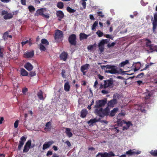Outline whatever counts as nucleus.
Returning <instances> with one entry per match:
<instances>
[{
	"label": "nucleus",
	"mask_w": 157,
	"mask_h": 157,
	"mask_svg": "<svg viewBox=\"0 0 157 157\" xmlns=\"http://www.w3.org/2000/svg\"><path fill=\"white\" fill-rule=\"evenodd\" d=\"M98 21H96L93 24L91 27V29L92 30H94L95 29L96 27L98 25Z\"/></svg>",
	"instance_id": "2f4dec72"
},
{
	"label": "nucleus",
	"mask_w": 157,
	"mask_h": 157,
	"mask_svg": "<svg viewBox=\"0 0 157 157\" xmlns=\"http://www.w3.org/2000/svg\"><path fill=\"white\" fill-rule=\"evenodd\" d=\"M99 78L101 80H102L104 78V76L99 74L98 75Z\"/></svg>",
	"instance_id": "774afa93"
},
{
	"label": "nucleus",
	"mask_w": 157,
	"mask_h": 157,
	"mask_svg": "<svg viewBox=\"0 0 157 157\" xmlns=\"http://www.w3.org/2000/svg\"><path fill=\"white\" fill-rule=\"evenodd\" d=\"M66 71L64 69H63L62 71L61 74V75L63 78H66Z\"/></svg>",
	"instance_id": "a19ab883"
},
{
	"label": "nucleus",
	"mask_w": 157,
	"mask_h": 157,
	"mask_svg": "<svg viewBox=\"0 0 157 157\" xmlns=\"http://www.w3.org/2000/svg\"><path fill=\"white\" fill-rule=\"evenodd\" d=\"M82 5L84 9L86 8V3L85 2H83L82 3Z\"/></svg>",
	"instance_id": "680f3d73"
},
{
	"label": "nucleus",
	"mask_w": 157,
	"mask_h": 157,
	"mask_svg": "<svg viewBox=\"0 0 157 157\" xmlns=\"http://www.w3.org/2000/svg\"><path fill=\"white\" fill-rule=\"evenodd\" d=\"M4 48L0 45V58H2L4 56Z\"/></svg>",
	"instance_id": "cd10ccee"
},
{
	"label": "nucleus",
	"mask_w": 157,
	"mask_h": 157,
	"mask_svg": "<svg viewBox=\"0 0 157 157\" xmlns=\"http://www.w3.org/2000/svg\"><path fill=\"white\" fill-rule=\"evenodd\" d=\"M98 16H100L102 17H104V15H103L101 11H99L98 12Z\"/></svg>",
	"instance_id": "4d7b16f0"
},
{
	"label": "nucleus",
	"mask_w": 157,
	"mask_h": 157,
	"mask_svg": "<svg viewBox=\"0 0 157 157\" xmlns=\"http://www.w3.org/2000/svg\"><path fill=\"white\" fill-rule=\"evenodd\" d=\"M31 140H29L26 143L25 146L30 147L31 145Z\"/></svg>",
	"instance_id": "a18cd8bd"
},
{
	"label": "nucleus",
	"mask_w": 157,
	"mask_h": 157,
	"mask_svg": "<svg viewBox=\"0 0 157 157\" xmlns=\"http://www.w3.org/2000/svg\"><path fill=\"white\" fill-rule=\"evenodd\" d=\"M25 68L28 71H31L33 68V66L29 63H27L24 65Z\"/></svg>",
	"instance_id": "a211bd4d"
},
{
	"label": "nucleus",
	"mask_w": 157,
	"mask_h": 157,
	"mask_svg": "<svg viewBox=\"0 0 157 157\" xmlns=\"http://www.w3.org/2000/svg\"><path fill=\"white\" fill-rule=\"evenodd\" d=\"M56 14V15L58 17V20L59 21H61L64 16L63 12L61 10H58L57 11Z\"/></svg>",
	"instance_id": "2eb2a0df"
},
{
	"label": "nucleus",
	"mask_w": 157,
	"mask_h": 157,
	"mask_svg": "<svg viewBox=\"0 0 157 157\" xmlns=\"http://www.w3.org/2000/svg\"><path fill=\"white\" fill-rule=\"evenodd\" d=\"M65 143L67 144L68 147H70L71 146V144L69 140H67Z\"/></svg>",
	"instance_id": "bf43d9fd"
},
{
	"label": "nucleus",
	"mask_w": 157,
	"mask_h": 157,
	"mask_svg": "<svg viewBox=\"0 0 157 157\" xmlns=\"http://www.w3.org/2000/svg\"><path fill=\"white\" fill-rule=\"evenodd\" d=\"M115 44L116 43L114 42H113L111 44L109 43L107 44V46L108 48H110L112 47H113Z\"/></svg>",
	"instance_id": "49530a36"
},
{
	"label": "nucleus",
	"mask_w": 157,
	"mask_h": 157,
	"mask_svg": "<svg viewBox=\"0 0 157 157\" xmlns=\"http://www.w3.org/2000/svg\"><path fill=\"white\" fill-rule=\"evenodd\" d=\"M30 147L24 146L23 151V153H27L28 152L29 150Z\"/></svg>",
	"instance_id": "4c0bfd02"
},
{
	"label": "nucleus",
	"mask_w": 157,
	"mask_h": 157,
	"mask_svg": "<svg viewBox=\"0 0 157 157\" xmlns=\"http://www.w3.org/2000/svg\"><path fill=\"white\" fill-rule=\"evenodd\" d=\"M99 49L101 52H102L104 49V46L98 45Z\"/></svg>",
	"instance_id": "09e8293b"
},
{
	"label": "nucleus",
	"mask_w": 157,
	"mask_h": 157,
	"mask_svg": "<svg viewBox=\"0 0 157 157\" xmlns=\"http://www.w3.org/2000/svg\"><path fill=\"white\" fill-rule=\"evenodd\" d=\"M101 93L103 94H107L109 93V91L108 90L104 89L101 91Z\"/></svg>",
	"instance_id": "5fc2aeb1"
},
{
	"label": "nucleus",
	"mask_w": 157,
	"mask_h": 157,
	"mask_svg": "<svg viewBox=\"0 0 157 157\" xmlns=\"http://www.w3.org/2000/svg\"><path fill=\"white\" fill-rule=\"evenodd\" d=\"M28 8L29 11L30 12H31L35 10V8L34 6H29Z\"/></svg>",
	"instance_id": "79ce46f5"
},
{
	"label": "nucleus",
	"mask_w": 157,
	"mask_h": 157,
	"mask_svg": "<svg viewBox=\"0 0 157 157\" xmlns=\"http://www.w3.org/2000/svg\"><path fill=\"white\" fill-rule=\"evenodd\" d=\"M51 125V122L50 121L47 122L45 124V127L44 128V130L45 131H46V130H48V131L51 130L52 128Z\"/></svg>",
	"instance_id": "412c9836"
},
{
	"label": "nucleus",
	"mask_w": 157,
	"mask_h": 157,
	"mask_svg": "<svg viewBox=\"0 0 157 157\" xmlns=\"http://www.w3.org/2000/svg\"><path fill=\"white\" fill-rule=\"evenodd\" d=\"M40 49L41 51H45L46 48L42 44H40Z\"/></svg>",
	"instance_id": "37998d69"
},
{
	"label": "nucleus",
	"mask_w": 157,
	"mask_h": 157,
	"mask_svg": "<svg viewBox=\"0 0 157 157\" xmlns=\"http://www.w3.org/2000/svg\"><path fill=\"white\" fill-rule=\"evenodd\" d=\"M29 75L31 77H33L36 75V73L35 71H31L30 72Z\"/></svg>",
	"instance_id": "8fccbe9b"
},
{
	"label": "nucleus",
	"mask_w": 157,
	"mask_h": 157,
	"mask_svg": "<svg viewBox=\"0 0 157 157\" xmlns=\"http://www.w3.org/2000/svg\"><path fill=\"white\" fill-rule=\"evenodd\" d=\"M68 56L67 52L63 51L59 55L60 59L63 61H66L67 58Z\"/></svg>",
	"instance_id": "4468645a"
},
{
	"label": "nucleus",
	"mask_w": 157,
	"mask_h": 157,
	"mask_svg": "<svg viewBox=\"0 0 157 157\" xmlns=\"http://www.w3.org/2000/svg\"><path fill=\"white\" fill-rule=\"evenodd\" d=\"M43 9L42 8L37 10L36 12V15L38 16V15L42 16L43 14Z\"/></svg>",
	"instance_id": "c85d7f7f"
},
{
	"label": "nucleus",
	"mask_w": 157,
	"mask_h": 157,
	"mask_svg": "<svg viewBox=\"0 0 157 157\" xmlns=\"http://www.w3.org/2000/svg\"><path fill=\"white\" fill-rule=\"evenodd\" d=\"M19 123L18 120H17L14 123V127L15 128H16L18 127Z\"/></svg>",
	"instance_id": "864d4df0"
},
{
	"label": "nucleus",
	"mask_w": 157,
	"mask_h": 157,
	"mask_svg": "<svg viewBox=\"0 0 157 157\" xmlns=\"http://www.w3.org/2000/svg\"><path fill=\"white\" fill-rule=\"evenodd\" d=\"M68 41L71 45L75 46L77 44L76 36L75 34H72L70 35L68 39Z\"/></svg>",
	"instance_id": "f03ea898"
},
{
	"label": "nucleus",
	"mask_w": 157,
	"mask_h": 157,
	"mask_svg": "<svg viewBox=\"0 0 157 157\" xmlns=\"http://www.w3.org/2000/svg\"><path fill=\"white\" fill-rule=\"evenodd\" d=\"M69 82H66L64 85V89L66 91H68L70 90V85L69 84Z\"/></svg>",
	"instance_id": "b1692460"
},
{
	"label": "nucleus",
	"mask_w": 157,
	"mask_h": 157,
	"mask_svg": "<svg viewBox=\"0 0 157 157\" xmlns=\"http://www.w3.org/2000/svg\"><path fill=\"white\" fill-rule=\"evenodd\" d=\"M113 81L112 78H110L109 79L104 80V83H105V86H106L107 88H112L113 87Z\"/></svg>",
	"instance_id": "6e6552de"
},
{
	"label": "nucleus",
	"mask_w": 157,
	"mask_h": 157,
	"mask_svg": "<svg viewBox=\"0 0 157 157\" xmlns=\"http://www.w3.org/2000/svg\"><path fill=\"white\" fill-rule=\"evenodd\" d=\"M124 124H126L127 128H129L130 126L132 125L131 122L130 121H128L127 122L125 121V122H124Z\"/></svg>",
	"instance_id": "603ef678"
},
{
	"label": "nucleus",
	"mask_w": 157,
	"mask_h": 157,
	"mask_svg": "<svg viewBox=\"0 0 157 157\" xmlns=\"http://www.w3.org/2000/svg\"><path fill=\"white\" fill-rule=\"evenodd\" d=\"M144 73H141L140 74H138L136 77V78H141L144 75Z\"/></svg>",
	"instance_id": "6e6d98bb"
},
{
	"label": "nucleus",
	"mask_w": 157,
	"mask_h": 157,
	"mask_svg": "<svg viewBox=\"0 0 157 157\" xmlns=\"http://www.w3.org/2000/svg\"><path fill=\"white\" fill-rule=\"evenodd\" d=\"M66 133L69 137H71L73 136L72 133L71 132V129L69 128H66Z\"/></svg>",
	"instance_id": "393cba45"
},
{
	"label": "nucleus",
	"mask_w": 157,
	"mask_h": 157,
	"mask_svg": "<svg viewBox=\"0 0 157 157\" xmlns=\"http://www.w3.org/2000/svg\"><path fill=\"white\" fill-rule=\"evenodd\" d=\"M97 44L94 43V44L90 45L87 47V49L88 50H92L94 47H96Z\"/></svg>",
	"instance_id": "f704fd0d"
},
{
	"label": "nucleus",
	"mask_w": 157,
	"mask_h": 157,
	"mask_svg": "<svg viewBox=\"0 0 157 157\" xmlns=\"http://www.w3.org/2000/svg\"><path fill=\"white\" fill-rule=\"evenodd\" d=\"M89 64L88 63L81 66V71L82 72L83 75H86V71H85V70H87L89 69Z\"/></svg>",
	"instance_id": "ddd939ff"
},
{
	"label": "nucleus",
	"mask_w": 157,
	"mask_h": 157,
	"mask_svg": "<svg viewBox=\"0 0 157 157\" xmlns=\"http://www.w3.org/2000/svg\"><path fill=\"white\" fill-rule=\"evenodd\" d=\"M128 63H129L128 60H126L125 61L121 62L120 64V66L121 67H123Z\"/></svg>",
	"instance_id": "e433bc0d"
},
{
	"label": "nucleus",
	"mask_w": 157,
	"mask_h": 157,
	"mask_svg": "<svg viewBox=\"0 0 157 157\" xmlns=\"http://www.w3.org/2000/svg\"><path fill=\"white\" fill-rule=\"evenodd\" d=\"M105 40H104V39L101 40L98 45L104 46V45L105 44Z\"/></svg>",
	"instance_id": "c03bdc74"
},
{
	"label": "nucleus",
	"mask_w": 157,
	"mask_h": 157,
	"mask_svg": "<svg viewBox=\"0 0 157 157\" xmlns=\"http://www.w3.org/2000/svg\"><path fill=\"white\" fill-rule=\"evenodd\" d=\"M34 53L33 51L30 52L27 51L25 52L24 54V57L25 58H31L34 56Z\"/></svg>",
	"instance_id": "f8f14e48"
},
{
	"label": "nucleus",
	"mask_w": 157,
	"mask_h": 157,
	"mask_svg": "<svg viewBox=\"0 0 157 157\" xmlns=\"http://www.w3.org/2000/svg\"><path fill=\"white\" fill-rule=\"evenodd\" d=\"M67 10L68 12L70 13H74L76 11L75 10L72 9L69 6L67 7Z\"/></svg>",
	"instance_id": "473e14b6"
},
{
	"label": "nucleus",
	"mask_w": 157,
	"mask_h": 157,
	"mask_svg": "<svg viewBox=\"0 0 157 157\" xmlns=\"http://www.w3.org/2000/svg\"><path fill=\"white\" fill-rule=\"evenodd\" d=\"M90 34L86 35L84 33H81L79 34V39L80 40H82L84 39H86Z\"/></svg>",
	"instance_id": "f3484780"
},
{
	"label": "nucleus",
	"mask_w": 157,
	"mask_h": 157,
	"mask_svg": "<svg viewBox=\"0 0 157 157\" xmlns=\"http://www.w3.org/2000/svg\"><path fill=\"white\" fill-rule=\"evenodd\" d=\"M54 143V141L52 140L45 143L43 145V149L45 150L47 148H48Z\"/></svg>",
	"instance_id": "dca6fc26"
},
{
	"label": "nucleus",
	"mask_w": 157,
	"mask_h": 157,
	"mask_svg": "<svg viewBox=\"0 0 157 157\" xmlns=\"http://www.w3.org/2000/svg\"><path fill=\"white\" fill-rule=\"evenodd\" d=\"M29 42V40H27L25 41H22L21 43V44L22 45V46H23L24 45L26 44H27Z\"/></svg>",
	"instance_id": "0e129e2a"
},
{
	"label": "nucleus",
	"mask_w": 157,
	"mask_h": 157,
	"mask_svg": "<svg viewBox=\"0 0 157 157\" xmlns=\"http://www.w3.org/2000/svg\"><path fill=\"white\" fill-rule=\"evenodd\" d=\"M150 153L153 156H157V150H152L150 152Z\"/></svg>",
	"instance_id": "c9c22d12"
},
{
	"label": "nucleus",
	"mask_w": 157,
	"mask_h": 157,
	"mask_svg": "<svg viewBox=\"0 0 157 157\" xmlns=\"http://www.w3.org/2000/svg\"><path fill=\"white\" fill-rule=\"evenodd\" d=\"M21 75L22 76H28V72L23 68H21L20 70Z\"/></svg>",
	"instance_id": "5701e85b"
},
{
	"label": "nucleus",
	"mask_w": 157,
	"mask_h": 157,
	"mask_svg": "<svg viewBox=\"0 0 157 157\" xmlns=\"http://www.w3.org/2000/svg\"><path fill=\"white\" fill-rule=\"evenodd\" d=\"M146 104L147 103H144L143 104V109L142 108L140 109L141 111L142 112H143L145 113L146 112V111L144 108L147 105Z\"/></svg>",
	"instance_id": "de8ad7c7"
},
{
	"label": "nucleus",
	"mask_w": 157,
	"mask_h": 157,
	"mask_svg": "<svg viewBox=\"0 0 157 157\" xmlns=\"http://www.w3.org/2000/svg\"><path fill=\"white\" fill-rule=\"evenodd\" d=\"M151 95V94L150 93H148L146 94L145 97V100L149 99L150 98Z\"/></svg>",
	"instance_id": "3c124183"
},
{
	"label": "nucleus",
	"mask_w": 157,
	"mask_h": 157,
	"mask_svg": "<svg viewBox=\"0 0 157 157\" xmlns=\"http://www.w3.org/2000/svg\"><path fill=\"white\" fill-rule=\"evenodd\" d=\"M28 89L27 88H25L22 90V92L23 94H25L27 91Z\"/></svg>",
	"instance_id": "e2e57ef3"
},
{
	"label": "nucleus",
	"mask_w": 157,
	"mask_h": 157,
	"mask_svg": "<svg viewBox=\"0 0 157 157\" xmlns=\"http://www.w3.org/2000/svg\"><path fill=\"white\" fill-rule=\"evenodd\" d=\"M106 88H107V87H106V86H105V83H104V84H101L100 87V89H105Z\"/></svg>",
	"instance_id": "13d9d810"
},
{
	"label": "nucleus",
	"mask_w": 157,
	"mask_h": 157,
	"mask_svg": "<svg viewBox=\"0 0 157 157\" xmlns=\"http://www.w3.org/2000/svg\"><path fill=\"white\" fill-rule=\"evenodd\" d=\"M57 6L59 8L62 9L63 7V3L62 2H59L57 3Z\"/></svg>",
	"instance_id": "7c9ffc66"
},
{
	"label": "nucleus",
	"mask_w": 157,
	"mask_h": 157,
	"mask_svg": "<svg viewBox=\"0 0 157 157\" xmlns=\"http://www.w3.org/2000/svg\"><path fill=\"white\" fill-rule=\"evenodd\" d=\"M26 138L24 136H22L21 137L19 141V143L18 146V151L21 150L22 147L23 146L26 140Z\"/></svg>",
	"instance_id": "1a4fd4ad"
},
{
	"label": "nucleus",
	"mask_w": 157,
	"mask_h": 157,
	"mask_svg": "<svg viewBox=\"0 0 157 157\" xmlns=\"http://www.w3.org/2000/svg\"><path fill=\"white\" fill-rule=\"evenodd\" d=\"M145 41H146V46L147 47H148L149 48V50L151 52H152L153 51H155L157 52V50H154V48H157L156 46H153V44H151V41L148 39H146L145 40Z\"/></svg>",
	"instance_id": "39448f33"
},
{
	"label": "nucleus",
	"mask_w": 157,
	"mask_h": 157,
	"mask_svg": "<svg viewBox=\"0 0 157 157\" xmlns=\"http://www.w3.org/2000/svg\"><path fill=\"white\" fill-rule=\"evenodd\" d=\"M41 44H44L45 45H48L49 44V43L48 40L45 39H43L41 40Z\"/></svg>",
	"instance_id": "72a5a7b5"
},
{
	"label": "nucleus",
	"mask_w": 157,
	"mask_h": 157,
	"mask_svg": "<svg viewBox=\"0 0 157 157\" xmlns=\"http://www.w3.org/2000/svg\"><path fill=\"white\" fill-rule=\"evenodd\" d=\"M96 33L98 35L99 37L102 36L103 35V33L101 32L100 30H98L96 32Z\"/></svg>",
	"instance_id": "ea45409f"
},
{
	"label": "nucleus",
	"mask_w": 157,
	"mask_h": 157,
	"mask_svg": "<svg viewBox=\"0 0 157 157\" xmlns=\"http://www.w3.org/2000/svg\"><path fill=\"white\" fill-rule=\"evenodd\" d=\"M125 122V121L124 120L122 121H117V124L118 126H121Z\"/></svg>",
	"instance_id": "58836bf2"
},
{
	"label": "nucleus",
	"mask_w": 157,
	"mask_h": 157,
	"mask_svg": "<svg viewBox=\"0 0 157 157\" xmlns=\"http://www.w3.org/2000/svg\"><path fill=\"white\" fill-rule=\"evenodd\" d=\"M101 68L106 67V69H109L110 70L111 74H116L118 73L117 70L116 66H112L109 65H107L106 66H101Z\"/></svg>",
	"instance_id": "20e7f679"
},
{
	"label": "nucleus",
	"mask_w": 157,
	"mask_h": 157,
	"mask_svg": "<svg viewBox=\"0 0 157 157\" xmlns=\"http://www.w3.org/2000/svg\"><path fill=\"white\" fill-rule=\"evenodd\" d=\"M140 65V62H137L136 63H134L133 66L135 67L134 71H138L139 69Z\"/></svg>",
	"instance_id": "4be33fe9"
},
{
	"label": "nucleus",
	"mask_w": 157,
	"mask_h": 157,
	"mask_svg": "<svg viewBox=\"0 0 157 157\" xmlns=\"http://www.w3.org/2000/svg\"><path fill=\"white\" fill-rule=\"evenodd\" d=\"M100 118L97 119L96 118H93L90 119L89 121H88L87 123L88 124H90V125H93V124L94 123L98 122L100 121Z\"/></svg>",
	"instance_id": "aec40b11"
},
{
	"label": "nucleus",
	"mask_w": 157,
	"mask_h": 157,
	"mask_svg": "<svg viewBox=\"0 0 157 157\" xmlns=\"http://www.w3.org/2000/svg\"><path fill=\"white\" fill-rule=\"evenodd\" d=\"M100 156L101 157H111L115 156L114 154L112 151H111L109 153L106 152L104 153L98 152L96 155V157H99Z\"/></svg>",
	"instance_id": "7ed1b4c3"
},
{
	"label": "nucleus",
	"mask_w": 157,
	"mask_h": 157,
	"mask_svg": "<svg viewBox=\"0 0 157 157\" xmlns=\"http://www.w3.org/2000/svg\"><path fill=\"white\" fill-rule=\"evenodd\" d=\"M88 113V111L86 109H83L81 112L80 117L82 118L86 117Z\"/></svg>",
	"instance_id": "6ab92c4d"
},
{
	"label": "nucleus",
	"mask_w": 157,
	"mask_h": 157,
	"mask_svg": "<svg viewBox=\"0 0 157 157\" xmlns=\"http://www.w3.org/2000/svg\"><path fill=\"white\" fill-rule=\"evenodd\" d=\"M113 99L109 101L107 104L108 106L111 107H113L114 105L117 103V100L115 98H116V95L114 94L113 95Z\"/></svg>",
	"instance_id": "9d476101"
},
{
	"label": "nucleus",
	"mask_w": 157,
	"mask_h": 157,
	"mask_svg": "<svg viewBox=\"0 0 157 157\" xmlns=\"http://www.w3.org/2000/svg\"><path fill=\"white\" fill-rule=\"evenodd\" d=\"M8 37L11 38H12V36L11 35H9L8 33L6 32L4 33L3 38L4 40H5L7 39Z\"/></svg>",
	"instance_id": "bb28decb"
},
{
	"label": "nucleus",
	"mask_w": 157,
	"mask_h": 157,
	"mask_svg": "<svg viewBox=\"0 0 157 157\" xmlns=\"http://www.w3.org/2000/svg\"><path fill=\"white\" fill-rule=\"evenodd\" d=\"M37 95L39 98L40 100H44V98L43 96V92L41 90H40L38 94Z\"/></svg>",
	"instance_id": "c756f323"
},
{
	"label": "nucleus",
	"mask_w": 157,
	"mask_h": 157,
	"mask_svg": "<svg viewBox=\"0 0 157 157\" xmlns=\"http://www.w3.org/2000/svg\"><path fill=\"white\" fill-rule=\"evenodd\" d=\"M153 32L156 33L155 30L157 28V12L155 13L154 15V19L152 22Z\"/></svg>",
	"instance_id": "423d86ee"
},
{
	"label": "nucleus",
	"mask_w": 157,
	"mask_h": 157,
	"mask_svg": "<svg viewBox=\"0 0 157 157\" xmlns=\"http://www.w3.org/2000/svg\"><path fill=\"white\" fill-rule=\"evenodd\" d=\"M8 13V12L7 11H5V10H3L2 12V15H6V14H7Z\"/></svg>",
	"instance_id": "338daca9"
},
{
	"label": "nucleus",
	"mask_w": 157,
	"mask_h": 157,
	"mask_svg": "<svg viewBox=\"0 0 157 157\" xmlns=\"http://www.w3.org/2000/svg\"><path fill=\"white\" fill-rule=\"evenodd\" d=\"M105 37L108 38H109L112 40H113V38L111 37L109 34H106L105 36Z\"/></svg>",
	"instance_id": "052dcab7"
},
{
	"label": "nucleus",
	"mask_w": 157,
	"mask_h": 157,
	"mask_svg": "<svg viewBox=\"0 0 157 157\" xmlns=\"http://www.w3.org/2000/svg\"><path fill=\"white\" fill-rule=\"evenodd\" d=\"M21 4L23 5H25L26 4V0H21Z\"/></svg>",
	"instance_id": "69168bd1"
},
{
	"label": "nucleus",
	"mask_w": 157,
	"mask_h": 157,
	"mask_svg": "<svg viewBox=\"0 0 157 157\" xmlns=\"http://www.w3.org/2000/svg\"><path fill=\"white\" fill-rule=\"evenodd\" d=\"M134 150H128V151L126 152L125 154L127 155H128L129 156H132L134 155H139L141 153V151H134Z\"/></svg>",
	"instance_id": "9b49d317"
},
{
	"label": "nucleus",
	"mask_w": 157,
	"mask_h": 157,
	"mask_svg": "<svg viewBox=\"0 0 157 157\" xmlns=\"http://www.w3.org/2000/svg\"><path fill=\"white\" fill-rule=\"evenodd\" d=\"M107 100L105 99L100 100L96 101L95 105L94 107L95 108L94 112L96 115H98L100 117L103 118L105 116H109L112 117L114 116L118 110V108H115L110 112V109L108 107H107L104 109L102 108L106 103Z\"/></svg>",
	"instance_id": "f257e3e1"
},
{
	"label": "nucleus",
	"mask_w": 157,
	"mask_h": 157,
	"mask_svg": "<svg viewBox=\"0 0 157 157\" xmlns=\"http://www.w3.org/2000/svg\"><path fill=\"white\" fill-rule=\"evenodd\" d=\"M63 32L58 29L56 30L54 36L55 39L56 40H62L63 39Z\"/></svg>",
	"instance_id": "0eeeda50"
},
{
	"label": "nucleus",
	"mask_w": 157,
	"mask_h": 157,
	"mask_svg": "<svg viewBox=\"0 0 157 157\" xmlns=\"http://www.w3.org/2000/svg\"><path fill=\"white\" fill-rule=\"evenodd\" d=\"M13 17V15L11 13H7L6 15H5L3 18L5 20H7L12 18Z\"/></svg>",
	"instance_id": "a878e982"
}]
</instances>
